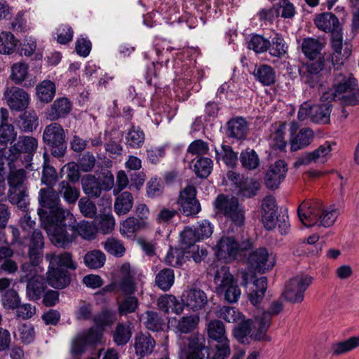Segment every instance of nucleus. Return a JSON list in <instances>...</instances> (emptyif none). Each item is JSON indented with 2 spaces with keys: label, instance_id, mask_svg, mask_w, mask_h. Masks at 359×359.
<instances>
[{
  "label": "nucleus",
  "instance_id": "f257e3e1",
  "mask_svg": "<svg viewBox=\"0 0 359 359\" xmlns=\"http://www.w3.org/2000/svg\"><path fill=\"white\" fill-rule=\"evenodd\" d=\"M63 221L57 227L50 228V242L57 248H69L78 236L87 240H93L95 236L94 226L88 222L83 221L76 224L74 215L70 212H64Z\"/></svg>",
  "mask_w": 359,
  "mask_h": 359
},
{
  "label": "nucleus",
  "instance_id": "f03ea898",
  "mask_svg": "<svg viewBox=\"0 0 359 359\" xmlns=\"http://www.w3.org/2000/svg\"><path fill=\"white\" fill-rule=\"evenodd\" d=\"M40 208L37 213L48 236L50 228L57 227L63 221L64 212H69L60 204L58 193L53 188H42L39 192Z\"/></svg>",
  "mask_w": 359,
  "mask_h": 359
},
{
  "label": "nucleus",
  "instance_id": "7ed1b4c3",
  "mask_svg": "<svg viewBox=\"0 0 359 359\" xmlns=\"http://www.w3.org/2000/svg\"><path fill=\"white\" fill-rule=\"evenodd\" d=\"M343 65L342 62H337L333 64V81L332 88L323 93L320 100L323 102H331L337 101L341 95L347 91L354 90L358 85V80L353 74L347 72L342 71L340 67Z\"/></svg>",
  "mask_w": 359,
  "mask_h": 359
},
{
  "label": "nucleus",
  "instance_id": "20e7f679",
  "mask_svg": "<svg viewBox=\"0 0 359 359\" xmlns=\"http://www.w3.org/2000/svg\"><path fill=\"white\" fill-rule=\"evenodd\" d=\"M45 152L43 156H48L46 152H50L55 158L65 156L67 150L66 134L61 125L52 123L46 126L42 135Z\"/></svg>",
  "mask_w": 359,
  "mask_h": 359
},
{
  "label": "nucleus",
  "instance_id": "39448f33",
  "mask_svg": "<svg viewBox=\"0 0 359 359\" xmlns=\"http://www.w3.org/2000/svg\"><path fill=\"white\" fill-rule=\"evenodd\" d=\"M306 71L301 74L304 83L310 88L320 86L331 74L330 58L325 59L324 55L316 57V59H308Z\"/></svg>",
  "mask_w": 359,
  "mask_h": 359
},
{
  "label": "nucleus",
  "instance_id": "423d86ee",
  "mask_svg": "<svg viewBox=\"0 0 359 359\" xmlns=\"http://www.w3.org/2000/svg\"><path fill=\"white\" fill-rule=\"evenodd\" d=\"M214 281L217 285V292L223 294L225 301L229 303H235L238 300L241 296V290L228 266H222L216 271Z\"/></svg>",
  "mask_w": 359,
  "mask_h": 359
},
{
  "label": "nucleus",
  "instance_id": "0eeeda50",
  "mask_svg": "<svg viewBox=\"0 0 359 359\" xmlns=\"http://www.w3.org/2000/svg\"><path fill=\"white\" fill-rule=\"evenodd\" d=\"M208 334L217 344L215 346V352L212 355L208 353L206 359H227L231 354V348L224 323L219 320H211L208 325Z\"/></svg>",
  "mask_w": 359,
  "mask_h": 359
},
{
  "label": "nucleus",
  "instance_id": "6e6552de",
  "mask_svg": "<svg viewBox=\"0 0 359 359\" xmlns=\"http://www.w3.org/2000/svg\"><path fill=\"white\" fill-rule=\"evenodd\" d=\"M215 208L217 212L223 214L225 217L236 226H243L245 224V212L239 205L236 197L219 194L215 201Z\"/></svg>",
  "mask_w": 359,
  "mask_h": 359
},
{
  "label": "nucleus",
  "instance_id": "1a4fd4ad",
  "mask_svg": "<svg viewBox=\"0 0 359 359\" xmlns=\"http://www.w3.org/2000/svg\"><path fill=\"white\" fill-rule=\"evenodd\" d=\"M38 147V141L33 137L20 136L18 142L11 147L9 151L11 153L10 157L11 163L24 154L22 161L26 163V168L31 169L34 154Z\"/></svg>",
  "mask_w": 359,
  "mask_h": 359
},
{
  "label": "nucleus",
  "instance_id": "9d476101",
  "mask_svg": "<svg viewBox=\"0 0 359 359\" xmlns=\"http://www.w3.org/2000/svg\"><path fill=\"white\" fill-rule=\"evenodd\" d=\"M313 278L307 274H301L291 278L283 292L286 301L292 303H301L304 300V292L311 284Z\"/></svg>",
  "mask_w": 359,
  "mask_h": 359
},
{
  "label": "nucleus",
  "instance_id": "9b49d317",
  "mask_svg": "<svg viewBox=\"0 0 359 359\" xmlns=\"http://www.w3.org/2000/svg\"><path fill=\"white\" fill-rule=\"evenodd\" d=\"M81 185L84 194L89 198H97L101 196L102 191L110 190L114 185V176L110 174L104 180L88 174L81 179Z\"/></svg>",
  "mask_w": 359,
  "mask_h": 359
},
{
  "label": "nucleus",
  "instance_id": "f8f14e48",
  "mask_svg": "<svg viewBox=\"0 0 359 359\" xmlns=\"http://www.w3.org/2000/svg\"><path fill=\"white\" fill-rule=\"evenodd\" d=\"M19 244L27 247V255L32 266H38L42 261L44 248V237L39 229H34L28 236H23Z\"/></svg>",
  "mask_w": 359,
  "mask_h": 359
},
{
  "label": "nucleus",
  "instance_id": "ddd939ff",
  "mask_svg": "<svg viewBox=\"0 0 359 359\" xmlns=\"http://www.w3.org/2000/svg\"><path fill=\"white\" fill-rule=\"evenodd\" d=\"M213 232V226L208 220H203L196 226H186L180 233L182 243L199 242L209 238Z\"/></svg>",
  "mask_w": 359,
  "mask_h": 359
},
{
  "label": "nucleus",
  "instance_id": "4468645a",
  "mask_svg": "<svg viewBox=\"0 0 359 359\" xmlns=\"http://www.w3.org/2000/svg\"><path fill=\"white\" fill-rule=\"evenodd\" d=\"M177 203L182 213L187 216L196 215L201 210V205L196 199V190L192 185L187 186L180 191Z\"/></svg>",
  "mask_w": 359,
  "mask_h": 359
},
{
  "label": "nucleus",
  "instance_id": "2eb2a0df",
  "mask_svg": "<svg viewBox=\"0 0 359 359\" xmlns=\"http://www.w3.org/2000/svg\"><path fill=\"white\" fill-rule=\"evenodd\" d=\"M4 96L7 104L13 111H22L29 104L28 93L24 89L18 87H7Z\"/></svg>",
  "mask_w": 359,
  "mask_h": 359
},
{
  "label": "nucleus",
  "instance_id": "dca6fc26",
  "mask_svg": "<svg viewBox=\"0 0 359 359\" xmlns=\"http://www.w3.org/2000/svg\"><path fill=\"white\" fill-rule=\"evenodd\" d=\"M287 172V165L283 160L276 161L271 164L266 172L264 183L266 187L271 190L279 187L280 183L285 180Z\"/></svg>",
  "mask_w": 359,
  "mask_h": 359
},
{
  "label": "nucleus",
  "instance_id": "f3484780",
  "mask_svg": "<svg viewBox=\"0 0 359 359\" xmlns=\"http://www.w3.org/2000/svg\"><path fill=\"white\" fill-rule=\"evenodd\" d=\"M208 348L205 346V339L203 335L194 334L187 339L184 344L182 354L185 359H204L203 351L208 352Z\"/></svg>",
  "mask_w": 359,
  "mask_h": 359
},
{
  "label": "nucleus",
  "instance_id": "a211bd4d",
  "mask_svg": "<svg viewBox=\"0 0 359 359\" xmlns=\"http://www.w3.org/2000/svg\"><path fill=\"white\" fill-rule=\"evenodd\" d=\"M236 239L231 236H222L215 248V255L219 260L231 262L237 259Z\"/></svg>",
  "mask_w": 359,
  "mask_h": 359
},
{
  "label": "nucleus",
  "instance_id": "6ab92c4d",
  "mask_svg": "<svg viewBox=\"0 0 359 359\" xmlns=\"http://www.w3.org/2000/svg\"><path fill=\"white\" fill-rule=\"evenodd\" d=\"M248 263L255 271L265 273L273 268L275 260L269 258L266 248H259L250 254L248 257Z\"/></svg>",
  "mask_w": 359,
  "mask_h": 359
},
{
  "label": "nucleus",
  "instance_id": "aec40b11",
  "mask_svg": "<svg viewBox=\"0 0 359 359\" xmlns=\"http://www.w3.org/2000/svg\"><path fill=\"white\" fill-rule=\"evenodd\" d=\"M181 302L184 306L198 311L204 308L208 303V297L204 291L198 288H192L184 291L181 296Z\"/></svg>",
  "mask_w": 359,
  "mask_h": 359
},
{
  "label": "nucleus",
  "instance_id": "412c9836",
  "mask_svg": "<svg viewBox=\"0 0 359 359\" xmlns=\"http://www.w3.org/2000/svg\"><path fill=\"white\" fill-rule=\"evenodd\" d=\"M72 110V103L66 97L57 98L47 109L46 117L50 121L66 118Z\"/></svg>",
  "mask_w": 359,
  "mask_h": 359
},
{
  "label": "nucleus",
  "instance_id": "4be33fe9",
  "mask_svg": "<svg viewBox=\"0 0 359 359\" xmlns=\"http://www.w3.org/2000/svg\"><path fill=\"white\" fill-rule=\"evenodd\" d=\"M47 283L55 289L62 290L68 287L72 281L71 274L65 269L48 266Z\"/></svg>",
  "mask_w": 359,
  "mask_h": 359
},
{
  "label": "nucleus",
  "instance_id": "5701e85b",
  "mask_svg": "<svg viewBox=\"0 0 359 359\" xmlns=\"http://www.w3.org/2000/svg\"><path fill=\"white\" fill-rule=\"evenodd\" d=\"M46 259L49 262L51 267H57L59 269H65L67 271H74L77 268V264L72 259V255L70 252H64L56 254L54 252L46 255Z\"/></svg>",
  "mask_w": 359,
  "mask_h": 359
},
{
  "label": "nucleus",
  "instance_id": "b1692460",
  "mask_svg": "<svg viewBox=\"0 0 359 359\" xmlns=\"http://www.w3.org/2000/svg\"><path fill=\"white\" fill-rule=\"evenodd\" d=\"M314 24L325 32L332 34L341 30L339 19L332 13H323L318 15L314 19Z\"/></svg>",
  "mask_w": 359,
  "mask_h": 359
},
{
  "label": "nucleus",
  "instance_id": "393cba45",
  "mask_svg": "<svg viewBox=\"0 0 359 359\" xmlns=\"http://www.w3.org/2000/svg\"><path fill=\"white\" fill-rule=\"evenodd\" d=\"M8 201L23 212L28 211L29 198L27 187H20L13 189H8L7 194Z\"/></svg>",
  "mask_w": 359,
  "mask_h": 359
},
{
  "label": "nucleus",
  "instance_id": "a878e982",
  "mask_svg": "<svg viewBox=\"0 0 359 359\" xmlns=\"http://www.w3.org/2000/svg\"><path fill=\"white\" fill-rule=\"evenodd\" d=\"M47 289L46 282L41 276H34L28 280L26 286L27 297L34 302L41 299Z\"/></svg>",
  "mask_w": 359,
  "mask_h": 359
},
{
  "label": "nucleus",
  "instance_id": "bb28decb",
  "mask_svg": "<svg viewBox=\"0 0 359 359\" xmlns=\"http://www.w3.org/2000/svg\"><path fill=\"white\" fill-rule=\"evenodd\" d=\"M271 323V318L268 313H264L255 317V322L252 325L255 328L252 338L256 341H269L266 336V332L269 330Z\"/></svg>",
  "mask_w": 359,
  "mask_h": 359
},
{
  "label": "nucleus",
  "instance_id": "cd10ccee",
  "mask_svg": "<svg viewBox=\"0 0 359 359\" xmlns=\"http://www.w3.org/2000/svg\"><path fill=\"white\" fill-rule=\"evenodd\" d=\"M255 80L263 86H270L276 81L275 69L270 65L262 64L256 65L252 73Z\"/></svg>",
  "mask_w": 359,
  "mask_h": 359
},
{
  "label": "nucleus",
  "instance_id": "c85d7f7f",
  "mask_svg": "<svg viewBox=\"0 0 359 359\" xmlns=\"http://www.w3.org/2000/svg\"><path fill=\"white\" fill-rule=\"evenodd\" d=\"M156 341L149 334L140 333L135 337L134 347L135 353L140 357L151 354L155 348Z\"/></svg>",
  "mask_w": 359,
  "mask_h": 359
},
{
  "label": "nucleus",
  "instance_id": "c756f323",
  "mask_svg": "<svg viewBox=\"0 0 359 359\" xmlns=\"http://www.w3.org/2000/svg\"><path fill=\"white\" fill-rule=\"evenodd\" d=\"M157 306L159 310L165 313H169L170 311L179 315L183 311V305L181 299L179 300L175 295L163 294L157 300Z\"/></svg>",
  "mask_w": 359,
  "mask_h": 359
},
{
  "label": "nucleus",
  "instance_id": "7c9ffc66",
  "mask_svg": "<svg viewBox=\"0 0 359 359\" xmlns=\"http://www.w3.org/2000/svg\"><path fill=\"white\" fill-rule=\"evenodd\" d=\"M313 131L309 128L300 129L299 133L290 138V151H297L309 146L313 140Z\"/></svg>",
  "mask_w": 359,
  "mask_h": 359
},
{
  "label": "nucleus",
  "instance_id": "2f4dec72",
  "mask_svg": "<svg viewBox=\"0 0 359 359\" xmlns=\"http://www.w3.org/2000/svg\"><path fill=\"white\" fill-rule=\"evenodd\" d=\"M248 129V123L243 118H231L227 123L226 135L229 137L242 140L246 137Z\"/></svg>",
  "mask_w": 359,
  "mask_h": 359
},
{
  "label": "nucleus",
  "instance_id": "473e14b6",
  "mask_svg": "<svg viewBox=\"0 0 359 359\" xmlns=\"http://www.w3.org/2000/svg\"><path fill=\"white\" fill-rule=\"evenodd\" d=\"M131 323H118L111 332L113 341L116 346H125L132 337Z\"/></svg>",
  "mask_w": 359,
  "mask_h": 359
},
{
  "label": "nucleus",
  "instance_id": "72a5a7b5",
  "mask_svg": "<svg viewBox=\"0 0 359 359\" xmlns=\"http://www.w3.org/2000/svg\"><path fill=\"white\" fill-rule=\"evenodd\" d=\"M323 45L318 39L312 37H307L302 40L301 49L307 59H316V57L324 55L322 54Z\"/></svg>",
  "mask_w": 359,
  "mask_h": 359
},
{
  "label": "nucleus",
  "instance_id": "f704fd0d",
  "mask_svg": "<svg viewBox=\"0 0 359 359\" xmlns=\"http://www.w3.org/2000/svg\"><path fill=\"white\" fill-rule=\"evenodd\" d=\"M92 320L97 327L104 331L107 327L111 326L116 321V313L107 308H103L93 316Z\"/></svg>",
  "mask_w": 359,
  "mask_h": 359
},
{
  "label": "nucleus",
  "instance_id": "c9c22d12",
  "mask_svg": "<svg viewBox=\"0 0 359 359\" xmlns=\"http://www.w3.org/2000/svg\"><path fill=\"white\" fill-rule=\"evenodd\" d=\"M184 260L193 259L196 264L201 263L208 255V251L204 248H200L196 243H182Z\"/></svg>",
  "mask_w": 359,
  "mask_h": 359
},
{
  "label": "nucleus",
  "instance_id": "e433bc0d",
  "mask_svg": "<svg viewBox=\"0 0 359 359\" xmlns=\"http://www.w3.org/2000/svg\"><path fill=\"white\" fill-rule=\"evenodd\" d=\"M57 192L69 204L75 203L80 196L79 189L67 180H62L59 183Z\"/></svg>",
  "mask_w": 359,
  "mask_h": 359
},
{
  "label": "nucleus",
  "instance_id": "4c0bfd02",
  "mask_svg": "<svg viewBox=\"0 0 359 359\" xmlns=\"http://www.w3.org/2000/svg\"><path fill=\"white\" fill-rule=\"evenodd\" d=\"M175 282V273L173 269L163 268L155 276V285L164 292L168 291Z\"/></svg>",
  "mask_w": 359,
  "mask_h": 359
},
{
  "label": "nucleus",
  "instance_id": "58836bf2",
  "mask_svg": "<svg viewBox=\"0 0 359 359\" xmlns=\"http://www.w3.org/2000/svg\"><path fill=\"white\" fill-rule=\"evenodd\" d=\"M144 140L145 135L142 129L133 123L126 136L127 147L133 149L141 148L144 143Z\"/></svg>",
  "mask_w": 359,
  "mask_h": 359
},
{
  "label": "nucleus",
  "instance_id": "ea45409f",
  "mask_svg": "<svg viewBox=\"0 0 359 359\" xmlns=\"http://www.w3.org/2000/svg\"><path fill=\"white\" fill-rule=\"evenodd\" d=\"M313 106L311 121L318 124H327L330 121L332 105L330 102Z\"/></svg>",
  "mask_w": 359,
  "mask_h": 359
},
{
  "label": "nucleus",
  "instance_id": "a19ab883",
  "mask_svg": "<svg viewBox=\"0 0 359 359\" xmlns=\"http://www.w3.org/2000/svg\"><path fill=\"white\" fill-rule=\"evenodd\" d=\"M259 189L260 184L257 180L246 177L235 191L240 197L250 198L255 196Z\"/></svg>",
  "mask_w": 359,
  "mask_h": 359
},
{
  "label": "nucleus",
  "instance_id": "79ce46f5",
  "mask_svg": "<svg viewBox=\"0 0 359 359\" xmlns=\"http://www.w3.org/2000/svg\"><path fill=\"white\" fill-rule=\"evenodd\" d=\"M36 90L38 99L44 103L51 102L56 93L54 82L49 80L43 81L36 86Z\"/></svg>",
  "mask_w": 359,
  "mask_h": 359
},
{
  "label": "nucleus",
  "instance_id": "37998d69",
  "mask_svg": "<svg viewBox=\"0 0 359 359\" xmlns=\"http://www.w3.org/2000/svg\"><path fill=\"white\" fill-rule=\"evenodd\" d=\"M222 152L216 150V158L217 161L221 158L224 164L231 169L236 167L238 163V153L233 150V148L226 144L222 145Z\"/></svg>",
  "mask_w": 359,
  "mask_h": 359
},
{
  "label": "nucleus",
  "instance_id": "c03bdc74",
  "mask_svg": "<svg viewBox=\"0 0 359 359\" xmlns=\"http://www.w3.org/2000/svg\"><path fill=\"white\" fill-rule=\"evenodd\" d=\"M358 346L359 336H354L348 338L345 341L333 344L331 346V351L333 355H339L346 353Z\"/></svg>",
  "mask_w": 359,
  "mask_h": 359
},
{
  "label": "nucleus",
  "instance_id": "a18cd8bd",
  "mask_svg": "<svg viewBox=\"0 0 359 359\" xmlns=\"http://www.w3.org/2000/svg\"><path fill=\"white\" fill-rule=\"evenodd\" d=\"M133 205V197L131 193L124 191L116 199L114 210L118 215L127 214Z\"/></svg>",
  "mask_w": 359,
  "mask_h": 359
},
{
  "label": "nucleus",
  "instance_id": "49530a36",
  "mask_svg": "<svg viewBox=\"0 0 359 359\" xmlns=\"http://www.w3.org/2000/svg\"><path fill=\"white\" fill-rule=\"evenodd\" d=\"M83 261L88 268L97 269L104 266L106 261V256L102 251L94 250L88 252L85 255Z\"/></svg>",
  "mask_w": 359,
  "mask_h": 359
},
{
  "label": "nucleus",
  "instance_id": "de8ad7c7",
  "mask_svg": "<svg viewBox=\"0 0 359 359\" xmlns=\"http://www.w3.org/2000/svg\"><path fill=\"white\" fill-rule=\"evenodd\" d=\"M239 160L242 166L247 170H255L259 165V158L257 152L250 148L241 151Z\"/></svg>",
  "mask_w": 359,
  "mask_h": 359
},
{
  "label": "nucleus",
  "instance_id": "09e8293b",
  "mask_svg": "<svg viewBox=\"0 0 359 359\" xmlns=\"http://www.w3.org/2000/svg\"><path fill=\"white\" fill-rule=\"evenodd\" d=\"M58 180V175L56 169L49 165L46 160L43 164L41 182L46 185V188H53Z\"/></svg>",
  "mask_w": 359,
  "mask_h": 359
},
{
  "label": "nucleus",
  "instance_id": "8fccbe9b",
  "mask_svg": "<svg viewBox=\"0 0 359 359\" xmlns=\"http://www.w3.org/2000/svg\"><path fill=\"white\" fill-rule=\"evenodd\" d=\"M247 43L248 49L252 50L257 54H259L268 50L270 48L271 41L262 35L254 34L251 35Z\"/></svg>",
  "mask_w": 359,
  "mask_h": 359
},
{
  "label": "nucleus",
  "instance_id": "3c124183",
  "mask_svg": "<svg viewBox=\"0 0 359 359\" xmlns=\"http://www.w3.org/2000/svg\"><path fill=\"white\" fill-rule=\"evenodd\" d=\"M316 213L313 208L306 202L302 203L297 209V215L300 221L304 225L308 226L315 225L316 222L313 221V219L315 217Z\"/></svg>",
  "mask_w": 359,
  "mask_h": 359
},
{
  "label": "nucleus",
  "instance_id": "603ef678",
  "mask_svg": "<svg viewBox=\"0 0 359 359\" xmlns=\"http://www.w3.org/2000/svg\"><path fill=\"white\" fill-rule=\"evenodd\" d=\"M212 161L207 157H197L194 165V170L197 177L206 178L211 173L212 169Z\"/></svg>",
  "mask_w": 359,
  "mask_h": 359
},
{
  "label": "nucleus",
  "instance_id": "864d4df0",
  "mask_svg": "<svg viewBox=\"0 0 359 359\" xmlns=\"http://www.w3.org/2000/svg\"><path fill=\"white\" fill-rule=\"evenodd\" d=\"M337 213L335 210H318L313 221H316L315 224L324 227L332 226L335 222Z\"/></svg>",
  "mask_w": 359,
  "mask_h": 359
},
{
  "label": "nucleus",
  "instance_id": "5fc2aeb1",
  "mask_svg": "<svg viewBox=\"0 0 359 359\" xmlns=\"http://www.w3.org/2000/svg\"><path fill=\"white\" fill-rule=\"evenodd\" d=\"M27 172L23 169L10 170L7 181L8 189H13L21 187H27L25 184Z\"/></svg>",
  "mask_w": 359,
  "mask_h": 359
},
{
  "label": "nucleus",
  "instance_id": "6e6d98bb",
  "mask_svg": "<svg viewBox=\"0 0 359 359\" xmlns=\"http://www.w3.org/2000/svg\"><path fill=\"white\" fill-rule=\"evenodd\" d=\"M20 118V128L24 132H32L38 126V116L33 110L25 111Z\"/></svg>",
  "mask_w": 359,
  "mask_h": 359
},
{
  "label": "nucleus",
  "instance_id": "4d7b16f0",
  "mask_svg": "<svg viewBox=\"0 0 359 359\" xmlns=\"http://www.w3.org/2000/svg\"><path fill=\"white\" fill-rule=\"evenodd\" d=\"M18 40L11 32H2L0 34V53L11 54L15 48Z\"/></svg>",
  "mask_w": 359,
  "mask_h": 359
},
{
  "label": "nucleus",
  "instance_id": "13d9d810",
  "mask_svg": "<svg viewBox=\"0 0 359 359\" xmlns=\"http://www.w3.org/2000/svg\"><path fill=\"white\" fill-rule=\"evenodd\" d=\"M147 320L146 327L154 332H158L163 330L165 321L162 316L156 311H148L146 312Z\"/></svg>",
  "mask_w": 359,
  "mask_h": 359
},
{
  "label": "nucleus",
  "instance_id": "bf43d9fd",
  "mask_svg": "<svg viewBox=\"0 0 359 359\" xmlns=\"http://www.w3.org/2000/svg\"><path fill=\"white\" fill-rule=\"evenodd\" d=\"M164 260L167 265L171 266L177 267L182 265L185 262L182 246L181 248L170 247Z\"/></svg>",
  "mask_w": 359,
  "mask_h": 359
},
{
  "label": "nucleus",
  "instance_id": "052dcab7",
  "mask_svg": "<svg viewBox=\"0 0 359 359\" xmlns=\"http://www.w3.org/2000/svg\"><path fill=\"white\" fill-rule=\"evenodd\" d=\"M199 323L198 315L182 317L177 323V328L180 333L188 334L193 332Z\"/></svg>",
  "mask_w": 359,
  "mask_h": 359
},
{
  "label": "nucleus",
  "instance_id": "680f3d73",
  "mask_svg": "<svg viewBox=\"0 0 359 359\" xmlns=\"http://www.w3.org/2000/svg\"><path fill=\"white\" fill-rule=\"evenodd\" d=\"M285 123H280L277 129L271 136L272 147L275 149L284 151L286 147L287 142L285 140Z\"/></svg>",
  "mask_w": 359,
  "mask_h": 359
},
{
  "label": "nucleus",
  "instance_id": "e2e57ef3",
  "mask_svg": "<svg viewBox=\"0 0 359 359\" xmlns=\"http://www.w3.org/2000/svg\"><path fill=\"white\" fill-rule=\"evenodd\" d=\"M1 302L4 309L11 310L19 307L21 302L18 292L13 289L4 291L2 294Z\"/></svg>",
  "mask_w": 359,
  "mask_h": 359
},
{
  "label": "nucleus",
  "instance_id": "0e129e2a",
  "mask_svg": "<svg viewBox=\"0 0 359 359\" xmlns=\"http://www.w3.org/2000/svg\"><path fill=\"white\" fill-rule=\"evenodd\" d=\"M287 46H286L283 38L280 34H276L272 38L271 41L270 48L268 49L271 55L281 57L287 51Z\"/></svg>",
  "mask_w": 359,
  "mask_h": 359
},
{
  "label": "nucleus",
  "instance_id": "69168bd1",
  "mask_svg": "<svg viewBox=\"0 0 359 359\" xmlns=\"http://www.w3.org/2000/svg\"><path fill=\"white\" fill-rule=\"evenodd\" d=\"M217 316L228 323H238L244 316L236 308L224 306L217 311Z\"/></svg>",
  "mask_w": 359,
  "mask_h": 359
},
{
  "label": "nucleus",
  "instance_id": "338daca9",
  "mask_svg": "<svg viewBox=\"0 0 359 359\" xmlns=\"http://www.w3.org/2000/svg\"><path fill=\"white\" fill-rule=\"evenodd\" d=\"M145 225L144 221L140 220L134 217H130L121 224V231L125 234H133L138 230L144 228Z\"/></svg>",
  "mask_w": 359,
  "mask_h": 359
},
{
  "label": "nucleus",
  "instance_id": "774afa93",
  "mask_svg": "<svg viewBox=\"0 0 359 359\" xmlns=\"http://www.w3.org/2000/svg\"><path fill=\"white\" fill-rule=\"evenodd\" d=\"M139 302L135 297H128L118 303V312L121 316L134 313L138 308Z\"/></svg>",
  "mask_w": 359,
  "mask_h": 359
}]
</instances>
